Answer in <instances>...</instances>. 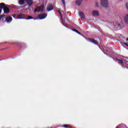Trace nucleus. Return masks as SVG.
<instances>
[{
    "instance_id": "412c9836",
    "label": "nucleus",
    "mask_w": 128,
    "mask_h": 128,
    "mask_svg": "<svg viewBox=\"0 0 128 128\" xmlns=\"http://www.w3.org/2000/svg\"><path fill=\"white\" fill-rule=\"evenodd\" d=\"M124 46H128V43L124 42Z\"/></svg>"
},
{
    "instance_id": "4be33fe9",
    "label": "nucleus",
    "mask_w": 128,
    "mask_h": 128,
    "mask_svg": "<svg viewBox=\"0 0 128 128\" xmlns=\"http://www.w3.org/2000/svg\"><path fill=\"white\" fill-rule=\"evenodd\" d=\"M96 6H98V2H96Z\"/></svg>"
},
{
    "instance_id": "bb28decb",
    "label": "nucleus",
    "mask_w": 128,
    "mask_h": 128,
    "mask_svg": "<svg viewBox=\"0 0 128 128\" xmlns=\"http://www.w3.org/2000/svg\"><path fill=\"white\" fill-rule=\"evenodd\" d=\"M126 40L128 42V38L126 39Z\"/></svg>"
},
{
    "instance_id": "f03ea898",
    "label": "nucleus",
    "mask_w": 128,
    "mask_h": 128,
    "mask_svg": "<svg viewBox=\"0 0 128 128\" xmlns=\"http://www.w3.org/2000/svg\"><path fill=\"white\" fill-rule=\"evenodd\" d=\"M101 6L103 8H108V0H101Z\"/></svg>"
},
{
    "instance_id": "5701e85b",
    "label": "nucleus",
    "mask_w": 128,
    "mask_h": 128,
    "mask_svg": "<svg viewBox=\"0 0 128 128\" xmlns=\"http://www.w3.org/2000/svg\"><path fill=\"white\" fill-rule=\"evenodd\" d=\"M12 16H13V18H15L16 17V14H12Z\"/></svg>"
},
{
    "instance_id": "393cba45",
    "label": "nucleus",
    "mask_w": 128,
    "mask_h": 128,
    "mask_svg": "<svg viewBox=\"0 0 128 128\" xmlns=\"http://www.w3.org/2000/svg\"><path fill=\"white\" fill-rule=\"evenodd\" d=\"M37 11H38V10L35 9L34 12H37Z\"/></svg>"
},
{
    "instance_id": "423d86ee",
    "label": "nucleus",
    "mask_w": 128,
    "mask_h": 128,
    "mask_svg": "<svg viewBox=\"0 0 128 128\" xmlns=\"http://www.w3.org/2000/svg\"><path fill=\"white\" fill-rule=\"evenodd\" d=\"M46 10L48 12H50V10H54V6L52 4H48L47 6Z\"/></svg>"
},
{
    "instance_id": "9d476101",
    "label": "nucleus",
    "mask_w": 128,
    "mask_h": 128,
    "mask_svg": "<svg viewBox=\"0 0 128 128\" xmlns=\"http://www.w3.org/2000/svg\"><path fill=\"white\" fill-rule=\"evenodd\" d=\"M44 6L42 5V6H40L38 8V12H44Z\"/></svg>"
},
{
    "instance_id": "aec40b11",
    "label": "nucleus",
    "mask_w": 128,
    "mask_h": 128,
    "mask_svg": "<svg viewBox=\"0 0 128 128\" xmlns=\"http://www.w3.org/2000/svg\"><path fill=\"white\" fill-rule=\"evenodd\" d=\"M58 12L60 14L61 16H62V12H60V10H58Z\"/></svg>"
},
{
    "instance_id": "20e7f679",
    "label": "nucleus",
    "mask_w": 128,
    "mask_h": 128,
    "mask_svg": "<svg viewBox=\"0 0 128 128\" xmlns=\"http://www.w3.org/2000/svg\"><path fill=\"white\" fill-rule=\"evenodd\" d=\"M26 15L20 14L17 16V18H18V20H24V18H26Z\"/></svg>"
},
{
    "instance_id": "a211bd4d",
    "label": "nucleus",
    "mask_w": 128,
    "mask_h": 128,
    "mask_svg": "<svg viewBox=\"0 0 128 128\" xmlns=\"http://www.w3.org/2000/svg\"><path fill=\"white\" fill-rule=\"evenodd\" d=\"M62 4H63V5L64 7H66V1L64 0H62Z\"/></svg>"
},
{
    "instance_id": "4468645a",
    "label": "nucleus",
    "mask_w": 128,
    "mask_h": 128,
    "mask_svg": "<svg viewBox=\"0 0 128 128\" xmlns=\"http://www.w3.org/2000/svg\"><path fill=\"white\" fill-rule=\"evenodd\" d=\"M24 0H19V4L20 6H24Z\"/></svg>"
},
{
    "instance_id": "b1692460",
    "label": "nucleus",
    "mask_w": 128,
    "mask_h": 128,
    "mask_svg": "<svg viewBox=\"0 0 128 128\" xmlns=\"http://www.w3.org/2000/svg\"><path fill=\"white\" fill-rule=\"evenodd\" d=\"M18 43H11V44H17Z\"/></svg>"
},
{
    "instance_id": "0eeeda50",
    "label": "nucleus",
    "mask_w": 128,
    "mask_h": 128,
    "mask_svg": "<svg viewBox=\"0 0 128 128\" xmlns=\"http://www.w3.org/2000/svg\"><path fill=\"white\" fill-rule=\"evenodd\" d=\"M83 1H84V0H77L76 1L75 4H76V6H80V4H82V2Z\"/></svg>"
},
{
    "instance_id": "a878e982",
    "label": "nucleus",
    "mask_w": 128,
    "mask_h": 128,
    "mask_svg": "<svg viewBox=\"0 0 128 128\" xmlns=\"http://www.w3.org/2000/svg\"><path fill=\"white\" fill-rule=\"evenodd\" d=\"M120 26V24H118V26Z\"/></svg>"
},
{
    "instance_id": "f257e3e1",
    "label": "nucleus",
    "mask_w": 128,
    "mask_h": 128,
    "mask_svg": "<svg viewBox=\"0 0 128 128\" xmlns=\"http://www.w3.org/2000/svg\"><path fill=\"white\" fill-rule=\"evenodd\" d=\"M6 6V4L2 2V3L0 4V14H2V10H4ZM4 16H6L5 14H2V15H0V20Z\"/></svg>"
},
{
    "instance_id": "39448f33",
    "label": "nucleus",
    "mask_w": 128,
    "mask_h": 128,
    "mask_svg": "<svg viewBox=\"0 0 128 128\" xmlns=\"http://www.w3.org/2000/svg\"><path fill=\"white\" fill-rule=\"evenodd\" d=\"M89 42H92L94 44H96V46H98V41L94 40V39L89 38L88 39Z\"/></svg>"
},
{
    "instance_id": "f3484780",
    "label": "nucleus",
    "mask_w": 128,
    "mask_h": 128,
    "mask_svg": "<svg viewBox=\"0 0 128 128\" xmlns=\"http://www.w3.org/2000/svg\"><path fill=\"white\" fill-rule=\"evenodd\" d=\"M73 30L74 32H76V34H82L80 32H78V30L76 29H73Z\"/></svg>"
},
{
    "instance_id": "dca6fc26",
    "label": "nucleus",
    "mask_w": 128,
    "mask_h": 128,
    "mask_svg": "<svg viewBox=\"0 0 128 128\" xmlns=\"http://www.w3.org/2000/svg\"><path fill=\"white\" fill-rule=\"evenodd\" d=\"M64 128H72V126H70V125H68V124H64Z\"/></svg>"
},
{
    "instance_id": "2eb2a0df",
    "label": "nucleus",
    "mask_w": 128,
    "mask_h": 128,
    "mask_svg": "<svg viewBox=\"0 0 128 128\" xmlns=\"http://www.w3.org/2000/svg\"><path fill=\"white\" fill-rule=\"evenodd\" d=\"M116 62H119V64H124V61L122 60H120V59H116Z\"/></svg>"
},
{
    "instance_id": "6ab92c4d",
    "label": "nucleus",
    "mask_w": 128,
    "mask_h": 128,
    "mask_svg": "<svg viewBox=\"0 0 128 128\" xmlns=\"http://www.w3.org/2000/svg\"><path fill=\"white\" fill-rule=\"evenodd\" d=\"M32 18H34V17L32 16H28V20H32Z\"/></svg>"
},
{
    "instance_id": "7ed1b4c3",
    "label": "nucleus",
    "mask_w": 128,
    "mask_h": 128,
    "mask_svg": "<svg viewBox=\"0 0 128 128\" xmlns=\"http://www.w3.org/2000/svg\"><path fill=\"white\" fill-rule=\"evenodd\" d=\"M46 18V14H39L38 16V18H34V20H44V18Z\"/></svg>"
},
{
    "instance_id": "cd10ccee",
    "label": "nucleus",
    "mask_w": 128,
    "mask_h": 128,
    "mask_svg": "<svg viewBox=\"0 0 128 128\" xmlns=\"http://www.w3.org/2000/svg\"><path fill=\"white\" fill-rule=\"evenodd\" d=\"M5 50H8V48H5Z\"/></svg>"
},
{
    "instance_id": "1a4fd4ad",
    "label": "nucleus",
    "mask_w": 128,
    "mask_h": 128,
    "mask_svg": "<svg viewBox=\"0 0 128 128\" xmlns=\"http://www.w3.org/2000/svg\"><path fill=\"white\" fill-rule=\"evenodd\" d=\"M3 10L5 14H8V12H10V8H8V6H6Z\"/></svg>"
},
{
    "instance_id": "6e6552de",
    "label": "nucleus",
    "mask_w": 128,
    "mask_h": 128,
    "mask_svg": "<svg viewBox=\"0 0 128 128\" xmlns=\"http://www.w3.org/2000/svg\"><path fill=\"white\" fill-rule=\"evenodd\" d=\"M26 2H27V4L30 7L32 6V0H26Z\"/></svg>"
},
{
    "instance_id": "f8f14e48",
    "label": "nucleus",
    "mask_w": 128,
    "mask_h": 128,
    "mask_svg": "<svg viewBox=\"0 0 128 128\" xmlns=\"http://www.w3.org/2000/svg\"><path fill=\"white\" fill-rule=\"evenodd\" d=\"M92 16H98V10H94L92 12Z\"/></svg>"
},
{
    "instance_id": "ddd939ff",
    "label": "nucleus",
    "mask_w": 128,
    "mask_h": 128,
    "mask_svg": "<svg viewBox=\"0 0 128 128\" xmlns=\"http://www.w3.org/2000/svg\"><path fill=\"white\" fill-rule=\"evenodd\" d=\"M80 16L83 20L84 19V14L82 12H79Z\"/></svg>"
},
{
    "instance_id": "9b49d317",
    "label": "nucleus",
    "mask_w": 128,
    "mask_h": 128,
    "mask_svg": "<svg viewBox=\"0 0 128 128\" xmlns=\"http://www.w3.org/2000/svg\"><path fill=\"white\" fill-rule=\"evenodd\" d=\"M12 16H8L6 18V21L7 22H12Z\"/></svg>"
}]
</instances>
